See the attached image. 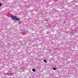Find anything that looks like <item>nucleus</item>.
<instances>
[{
    "instance_id": "nucleus-5",
    "label": "nucleus",
    "mask_w": 78,
    "mask_h": 78,
    "mask_svg": "<svg viewBox=\"0 0 78 78\" xmlns=\"http://www.w3.org/2000/svg\"><path fill=\"white\" fill-rule=\"evenodd\" d=\"M21 23L20 22H19V24H20Z\"/></svg>"
},
{
    "instance_id": "nucleus-1",
    "label": "nucleus",
    "mask_w": 78,
    "mask_h": 78,
    "mask_svg": "<svg viewBox=\"0 0 78 78\" xmlns=\"http://www.w3.org/2000/svg\"><path fill=\"white\" fill-rule=\"evenodd\" d=\"M11 17H12V20H16L17 21H19L20 20V19L19 18H17L16 16L14 17V16H11Z\"/></svg>"
},
{
    "instance_id": "nucleus-2",
    "label": "nucleus",
    "mask_w": 78,
    "mask_h": 78,
    "mask_svg": "<svg viewBox=\"0 0 78 78\" xmlns=\"http://www.w3.org/2000/svg\"><path fill=\"white\" fill-rule=\"evenodd\" d=\"M32 71L34 72H35L36 71V70H35L34 69H32Z\"/></svg>"
},
{
    "instance_id": "nucleus-4",
    "label": "nucleus",
    "mask_w": 78,
    "mask_h": 78,
    "mask_svg": "<svg viewBox=\"0 0 78 78\" xmlns=\"http://www.w3.org/2000/svg\"><path fill=\"white\" fill-rule=\"evenodd\" d=\"M53 70H57V69L56 68H53Z\"/></svg>"
},
{
    "instance_id": "nucleus-3",
    "label": "nucleus",
    "mask_w": 78,
    "mask_h": 78,
    "mask_svg": "<svg viewBox=\"0 0 78 78\" xmlns=\"http://www.w3.org/2000/svg\"><path fill=\"white\" fill-rule=\"evenodd\" d=\"M44 62H45L47 63V61H46V60H44Z\"/></svg>"
}]
</instances>
